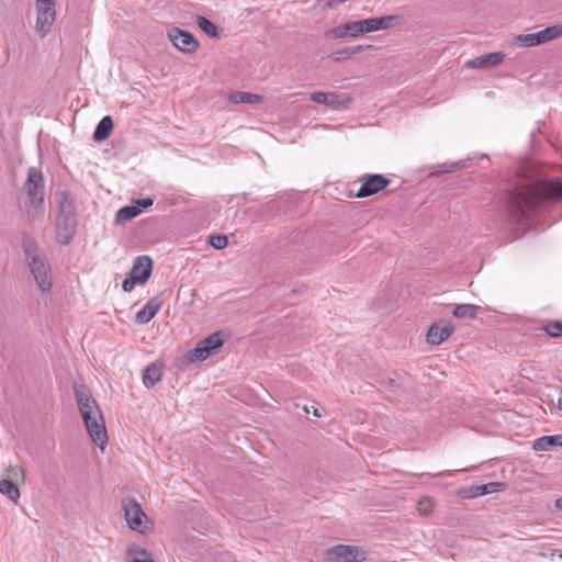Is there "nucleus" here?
I'll return each mask as SVG.
<instances>
[{"label": "nucleus", "mask_w": 562, "mask_h": 562, "mask_svg": "<svg viewBox=\"0 0 562 562\" xmlns=\"http://www.w3.org/2000/svg\"><path fill=\"white\" fill-rule=\"evenodd\" d=\"M561 200L562 180L558 178L521 184L506 195V216L510 223L526 229L542 203Z\"/></svg>", "instance_id": "obj_1"}, {"label": "nucleus", "mask_w": 562, "mask_h": 562, "mask_svg": "<svg viewBox=\"0 0 562 562\" xmlns=\"http://www.w3.org/2000/svg\"><path fill=\"white\" fill-rule=\"evenodd\" d=\"M74 392L79 412L91 440L99 446L101 450H104L108 443V434L99 404L93 398L90 391L82 384H75Z\"/></svg>", "instance_id": "obj_2"}, {"label": "nucleus", "mask_w": 562, "mask_h": 562, "mask_svg": "<svg viewBox=\"0 0 562 562\" xmlns=\"http://www.w3.org/2000/svg\"><path fill=\"white\" fill-rule=\"evenodd\" d=\"M44 176L41 170L31 167L27 170V178L23 184V192L26 194L32 210L27 211L31 220H35L42 214V205L44 202Z\"/></svg>", "instance_id": "obj_3"}, {"label": "nucleus", "mask_w": 562, "mask_h": 562, "mask_svg": "<svg viewBox=\"0 0 562 562\" xmlns=\"http://www.w3.org/2000/svg\"><path fill=\"white\" fill-rule=\"evenodd\" d=\"M25 258L30 270L40 288L44 293L49 292L52 288V277L49 265L35 247L25 249Z\"/></svg>", "instance_id": "obj_4"}, {"label": "nucleus", "mask_w": 562, "mask_h": 562, "mask_svg": "<svg viewBox=\"0 0 562 562\" xmlns=\"http://www.w3.org/2000/svg\"><path fill=\"white\" fill-rule=\"evenodd\" d=\"M35 31L41 38L50 31L56 20V0H35Z\"/></svg>", "instance_id": "obj_5"}, {"label": "nucleus", "mask_w": 562, "mask_h": 562, "mask_svg": "<svg viewBox=\"0 0 562 562\" xmlns=\"http://www.w3.org/2000/svg\"><path fill=\"white\" fill-rule=\"evenodd\" d=\"M76 220L71 211V204L66 194L60 202V214L57 218L56 231L57 239L60 244L67 245L75 234Z\"/></svg>", "instance_id": "obj_6"}, {"label": "nucleus", "mask_w": 562, "mask_h": 562, "mask_svg": "<svg viewBox=\"0 0 562 562\" xmlns=\"http://www.w3.org/2000/svg\"><path fill=\"white\" fill-rule=\"evenodd\" d=\"M122 507L127 526L134 531L144 533L146 531L145 520L147 516L140 504L135 498H126L123 499Z\"/></svg>", "instance_id": "obj_7"}, {"label": "nucleus", "mask_w": 562, "mask_h": 562, "mask_svg": "<svg viewBox=\"0 0 562 562\" xmlns=\"http://www.w3.org/2000/svg\"><path fill=\"white\" fill-rule=\"evenodd\" d=\"M561 35L562 26L553 25L537 33L521 34L516 37V44L521 47H532L555 40Z\"/></svg>", "instance_id": "obj_8"}, {"label": "nucleus", "mask_w": 562, "mask_h": 562, "mask_svg": "<svg viewBox=\"0 0 562 562\" xmlns=\"http://www.w3.org/2000/svg\"><path fill=\"white\" fill-rule=\"evenodd\" d=\"M167 35L173 46L183 54H193L199 48V42L188 31L172 27L168 31Z\"/></svg>", "instance_id": "obj_9"}, {"label": "nucleus", "mask_w": 562, "mask_h": 562, "mask_svg": "<svg viewBox=\"0 0 562 562\" xmlns=\"http://www.w3.org/2000/svg\"><path fill=\"white\" fill-rule=\"evenodd\" d=\"M361 180L362 184L356 194L358 199L368 198L373 194H376L383 189H385L391 182L389 178L379 173L363 175Z\"/></svg>", "instance_id": "obj_10"}, {"label": "nucleus", "mask_w": 562, "mask_h": 562, "mask_svg": "<svg viewBox=\"0 0 562 562\" xmlns=\"http://www.w3.org/2000/svg\"><path fill=\"white\" fill-rule=\"evenodd\" d=\"M24 477V470L21 467H12L9 470L8 477L0 480V493L8 497L13 503H18L20 498V491L12 480Z\"/></svg>", "instance_id": "obj_11"}, {"label": "nucleus", "mask_w": 562, "mask_h": 562, "mask_svg": "<svg viewBox=\"0 0 562 562\" xmlns=\"http://www.w3.org/2000/svg\"><path fill=\"white\" fill-rule=\"evenodd\" d=\"M311 100L318 104H326L334 110L347 109L351 99L349 97L338 94L335 92L317 91L311 94Z\"/></svg>", "instance_id": "obj_12"}, {"label": "nucleus", "mask_w": 562, "mask_h": 562, "mask_svg": "<svg viewBox=\"0 0 562 562\" xmlns=\"http://www.w3.org/2000/svg\"><path fill=\"white\" fill-rule=\"evenodd\" d=\"M334 562H358L364 560V552L352 546H336L328 551Z\"/></svg>", "instance_id": "obj_13"}, {"label": "nucleus", "mask_w": 562, "mask_h": 562, "mask_svg": "<svg viewBox=\"0 0 562 562\" xmlns=\"http://www.w3.org/2000/svg\"><path fill=\"white\" fill-rule=\"evenodd\" d=\"M453 331L454 326L450 322L432 324L427 333V341L431 345H440L448 339Z\"/></svg>", "instance_id": "obj_14"}, {"label": "nucleus", "mask_w": 562, "mask_h": 562, "mask_svg": "<svg viewBox=\"0 0 562 562\" xmlns=\"http://www.w3.org/2000/svg\"><path fill=\"white\" fill-rule=\"evenodd\" d=\"M361 35L362 29L359 20L338 25L326 33L327 37L334 40L345 37L357 38Z\"/></svg>", "instance_id": "obj_15"}, {"label": "nucleus", "mask_w": 562, "mask_h": 562, "mask_svg": "<svg viewBox=\"0 0 562 562\" xmlns=\"http://www.w3.org/2000/svg\"><path fill=\"white\" fill-rule=\"evenodd\" d=\"M153 261L148 256H138L132 267L130 276H134V280H138L139 284L145 283L151 273Z\"/></svg>", "instance_id": "obj_16"}, {"label": "nucleus", "mask_w": 562, "mask_h": 562, "mask_svg": "<svg viewBox=\"0 0 562 562\" xmlns=\"http://www.w3.org/2000/svg\"><path fill=\"white\" fill-rule=\"evenodd\" d=\"M395 20V15H385L380 18H369L364 20H359L362 29V35L376 32L380 30H386L392 26L393 21Z\"/></svg>", "instance_id": "obj_17"}, {"label": "nucleus", "mask_w": 562, "mask_h": 562, "mask_svg": "<svg viewBox=\"0 0 562 562\" xmlns=\"http://www.w3.org/2000/svg\"><path fill=\"white\" fill-rule=\"evenodd\" d=\"M504 58V53L495 52L470 59L465 63V66L472 69L491 68L499 65Z\"/></svg>", "instance_id": "obj_18"}, {"label": "nucleus", "mask_w": 562, "mask_h": 562, "mask_svg": "<svg viewBox=\"0 0 562 562\" xmlns=\"http://www.w3.org/2000/svg\"><path fill=\"white\" fill-rule=\"evenodd\" d=\"M161 300L159 297L150 299L142 310L135 315V321L138 324H146L150 322L161 308Z\"/></svg>", "instance_id": "obj_19"}, {"label": "nucleus", "mask_w": 562, "mask_h": 562, "mask_svg": "<svg viewBox=\"0 0 562 562\" xmlns=\"http://www.w3.org/2000/svg\"><path fill=\"white\" fill-rule=\"evenodd\" d=\"M504 487L503 483L491 482L482 485H473L468 491H465V497L474 498L479 496H484L487 494H493L502 491Z\"/></svg>", "instance_id": "obj_20"}, {"label": "nucleus", "mask_w": 562, "mask_h": 562, "mask_svg": "<svg viewBox=\"0 0 562 562\" xmlns=\"http://www.w3.org/2000/svg\"><path fill=\"white\" fill-rule=\"evenodd\" d=\"M552 447H562V435L542 436L532 443L536 451H548Z\"/></svg>", "instance_id": "obj_21"}, {"label": "nucleus", "mask_w": 562, "mask_h": 562, "mask_svg": "<svg viewBox=\"0 0 562 562\" xmlns=\"http://www.w3.org/2000/svg\"><path fill=\"white\" fill-rule=\"evenodd\" d=\"M162 378V369L156 363L149 364L143 373V383L146 387L154 386Z\"/></svg>", "instance_id": "obj_22"}, {"label": "nucleus", "mask_w": 562, "mask_h": 562, "mask_svg": "<svg viewBox=\"0 0 562 562\" xmlns=\"http://www.w3.org/2000/svg\"><path fill=\"white\" fill-rule=\"evenodd\" d=\"M112 130L113 121L111 116L102 117L93 132V139L95 142H102L110 136Z\"/></svg>", "instance_id": "obj_23"}, {"label": "nucleus", "mask_w": 562, "mask_h": 562, "mask_svg": "<svg viewBox=\"0 0 562 562\" xmlns=\"http://www.w3.org/2000/svg\"><path fill=\"white\" fill-rule=\"evenodd\" d=\"M126 554L130 558V562H155L151 554L137 544L130 546L126 550Z\"/></svg>", "instance_id": "obj_24"}, {"label": "nucleus", "mask_w": 562, "mask_h": 562, "mask_svg": "<svg viewBox=\"0 0 562 562\" xmlns=\"http://www.w3.org/2000/svg\"><path fill=\"white\" fill-rule=\"evenodd\" d=\"M477 311L479 306L474 304H459L453 308L452 314L458 318H475Z\"/></svg>", "instance_id": "obj_25"}, {"label": "nucleus", "mask_w": 562, "mask_h": 562, "mask_svg": "<svg viewBox=\"0 0 562 562\" xmlns=\"http://www.w3.org/2000/svg\"><path fill=\"white\" fill-rule=\"evenodd\" d=\"M142 212V209L136 205H128L120 209L116 213V222L119 223H125L137 215H139Z\"/></svg>", "instance_id": "obj_26"}, {"label": "nucleus", "mask_w": 562, "mask_h": 562, "mask_svg": "<svg viewBox=\"0 0 562 562\" xmlns=\"http://www.w3.org/2000/svg\"><path fill=\"white\" fill-rule=\"evenodd\" d=\"M198 26L210 37H220L218 27L205 16L196 18Z\"/></svg>", "instance_id": "obj_27"}, {"label": "nucleus", "mask_w": 562, "mask_h": 562, "mask_svg": "<svg viewBox=\"0 0 562 562\" xmlns=\"http://www.w3.org/2000/svg\"><path fill=\"white\" fill-rule=\"evenodd\" d=\"M260 100H261L260 95L250 93V92H236L229 97V102H232L234 104H239V103L254 104V103H258Z\"/></svg>", "instance_id": "obj_28"}, {"label": "nucleus", "mask_w": 562, "mask_h": 562, "mask_svg": "<svg viewBox=\"0 0 562 562\" xmlns=\"http://www.w3.org/2000/svg\"><path fill=\"white\" fill-rule=\"evenodd\" d=\"M190 355H191V359L192 360H199V361H202V360H205L207 359L211 355H212V351L210 350L209 347H206L204 344H203V340H201L196 347L190 351Z\"/></svg>", "instance_id": "obj_29"}, {"label": "nucleus", "mask_w": 562, "mask_h": 562, "mask_svg": "<svg viewBox=\"0 0 562 562\" xmlns=\"http://www.w3.org/2000/svg\"><path fill=\"white\" fill-rule=\"evenodd\" d=\"M203 344L210 348V350L213 352L214 350L218 349L224 344V338L221 331H216L209 336L207 338L203 339Z\"/></svg>", "instance_id": "obj_30"}, {"label": "nucleus", "mask_w": 562, "mask_h": 562, "mask_svg": "<svg viewBox=\"0 0 562 562\" xmlns=\"http://www.w3.org/2000/svg\"><path fill=\"white\" fill-rule=\"evenodd\" d=\"M434 509V499L429 496L420 498L417 503V510L422 516H428Z\"/></svg>", "instance_id": "obj_31"}, {"label": "nucleus", "mask_w": 562, "mask_h": 562, "mask_svg": "<svg viewBox=\"0 0 562 562\" xmlns=\"http://www.w3.org/2000/svg\"><path fill=\"white\" fill-rule=\"evenodd\" d=\"M544 330L551 337L562 336V322L551 321L544 326Z\"/></svg>", "instance_id": "obj_32"}, {"label": "nucleus", "mask_w": 562, "mask_h": 562, "mask_svg": "<svg viewBox=\"0 0 562 562\" xmlns=\"http://www.w3.org/2000/svg\"><path fill=\"white\" fill-rule=\"evenodd\" d=\"M210 244L213 248L222 250L227 247L228 238L225 235H214L210 237Z\"/></svg>", "instance_id": "obj_33"}, {"label": "nucleus", "mask_w": 562, "mask_h": 562, "mask_svg": "<svg viewBox=\"0 0 562 562\" xmlns=\"http://www.w3.org/2000/svg\"><path fill=\"white\" fill-rule=\"evenodd\" d=\"M364 47L370 48L372 46L371 45H368V46L358 45V46H353V47H348V48L344 49V53H346V57H351V56L362 52L364 49Z\"/></svg>", "instance_id": "obj_34"}, {"label": "nucleus", "mask_w": 562, "mask_h": 562, "mask_svg": "<svg viewBox=\"0 0 562 562\" xmlns=\"http://www.w3.org/2000/svg\"><path fill=\"white\" fill-rule=\"evenodd\" d=\"M137 283L138 280H134V276H130V278L123 281L122 288L124 291L130 292L135 288Z\"/></svg>", "instance_id": "obj_35"}, {"label": "nucleus", "mask_w": 562, "mask_h": 562, "mask_svg": "<svg viewBox=\"0 0 562 562\" xmlns=\"http://www.w3.org/2000/svg\"><path fill=\"white\" fill-rule=\"evenodd\" d=\"M151 205H153V200H150V199L138 200L137 204H136V206L140 207L142 211L147 209V207H149V206H151Z\"/></svg>", "instance_id": "obj_36"}, {"label": "nucleus", "mask_w": 562, "mask_h": 562, "mask_svg": "<svg viewBox=\"0 0 562 562\" xmlns=\"http://www.w3.org/2000/svg\"><path fill=\"white\" fill-rule=\"evenodd\" d=\"M331 59L335 60V61H340L342 59H346V53H344V49L341 50H337L335 53L331 54Z\"/></svg>", "instance_id": "obj_37"}, {"label": "nucleus", "mask_w": 562, "mask_h": 562, "mask_svg": "<svg viewBox=\"0 0 562 562\" xmlns=\"http://www.w3.org/2000/svg\"><path fill=\"white\" fill-rule=\"evenodd\" d=\"M555 507L562 510V497L555 501Z\"/></svg>", "instance_id": "obj_38"}, {"label": "nucleus", "mask_w": 562, "mask_h": 562, "mask_svg": "<svg viewBox=\"0 0 562 562\" xmlns=\"http://www.w3.org/2000/svg\"><path fill=\"white\" fill-rule=\"evenodd\" d=\"M557 405H558V408H559L560 411H562V396H560V397L558 398V404H557Z\"/></svg>", "instance_id": "obj_39"}, {"label": "nucleus", "mask_w": 562, "mask_h": 562, "mask_svg": "<svg viewBox=\"0 0 562 562\" xmlns=\"http://www.w3.org/2000/svg\"><path fill=\"white\" fill-rule=\"evenodd\" d=\"M314 415H315V416H321V415L318 414L317 409H315V411H314Z\"/></svg>", "instance_id": "obj_40"}]
</instances>
